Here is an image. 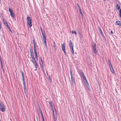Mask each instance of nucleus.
Wrapping results in <instances>:
<instances>
[{"mask_svg": "<svg viewBox=\"0 0 121 121\" xmlns=\"http://www.w3.org/2000/svg\"><path fill=\"white\" fill-rule=\"evenodd\" d=\"M9 11L10 13V16L12 17H14L15 16V15L12 9H11L10 8H9Z\"/></svg>", "mask_w": 121, "mask_h": 121, "instance_id": "obj_6", "label": "nucleus"}, {"mask_svg": "<svg viewBox=\"0 0 121 121\" xmlns=\"http://www.w3.org/2000/svg\"><path fill=\"white\" fill-rule=\"evenodd\" d=\"M40 59L42 66V67H43V61L42 60V58L41 57H40Z\"/></svg>", "mask_w": 121, "mask_h": 121, "instance_id": "obj_25", "label": "nucleus"}, {"mask_svg": "<svg viewBox=\"0 0 121 121\" xmlns=\"http://www.w3.org/2000/svg\"><path fill=\"white\" fill-rule=\"evenodd\" d=\"M81 15V16L82 17L83 16V14H82V15Z\"/></svg>", "mask_w": 121, "mask_h": 121, "instance_id": "obj_48", "label": "nucleus"}, {"mask_svg": "<svg viewBox=\"0 0 121 121\" xmlns=\"http://www.w3.org/2000/svg\"><path fill=\"white\" fill-rule=\"evenodd\" d=\"M49 78V81L50 82H52V79L51 78H50V76H48Z\"/></svg>", "mask_w": 121, "mask_h": 121, "instance_id": "obj_29", "label": "nucleus"}, {"mask_svg": "<svg viewBox=\"0 0 121 121\" xmlns=\"http://www.w3.org/2000/svg\"><path fill=\"white\" fill-rule=\"evenodd\" d=\"M23 85L24 86V89H26V82L25 81H23Z\"/></svg>", "mask_w": 121, "mask_h": 121, "instance_id": "obj_21", "label": "nucleus"}, {"mask_svg": "<svg viewBox=\"0 0 121 121\" xmlns=\"http://www.w3.org/2000/svg\"><path fill=\"white\" fill-rule=\"evenodd\" d=\"M75 84V80L71 81V86H73Z\"/></svg>", "mask_w": 121, "mask_h": 121, "instance_id": "obj_18", "label": "nucleus"}, {"mask_svg": "<svg viewBox=\"0 0 121 121\" xmlns=\"http://www.w3.org/2000/svg\"><path fill=\"white\" fill-rule=\"evenodd\" d=\"M53 46L54 47V50H56V47L55 43L54 42H53Z\"/></svg>", "mask_w": 121, "mask_h": 121, "instance_id": "obj_19", "label": "nucleus"}, {"mask_svg": "<svg viewBox=\"0 0 121 121\" xmlns=\"http://www.w3.org/2000/svg\"><path fill=\"white\" fill-rule=\"evenodd\" d=\"M54 118V121H56L57 120L56 117L55 116L53 115Z\"/></svg>", "mask_w": 121, "mask_h": 121, "instance_id": "obj_32", "label": "nucleus"}, {"mask_svg": "<svg viewBox=\"0 0 121 121\" xmlns=\"http://www.w3.org/2000/svg\"><path fill=\"white\" fill-rule=\"evenodd\" d=\"M116 24L117 25H118L119 26H121V22L120 21H116Z\"/></svg>", "mask_w": 121, "mask_h": 121, "instance_id": "obj_12", "label": "nucleus"}, {"mask_svg": "<svg viewBox=\"0 0 121 121\" xmlns=\"http://www.w3.org/2000/svg\"><path fill=\"white\" fill-rule=\"evenodd\" d=\"M40 30H41V31L42 34V33H45L44 32V31H43V30L42 29V28L41 27H40Z\"/></svg>", "mask_w": 121, "mask_h": 121, "instance_id": "obj_31", "label": "nucleus"}, {"mask_svg": "<svg viewBox=\"0 0 121 121\" xmlns=\"http://www.w3.org/2000/svg\"><path fill=\"white\" fill-rule=\"evenodd\" d=\"M39 112H40V111H41V110L40 108L39 109Z\"/></svg>", "mask_w": 121, "mask_h": 121, "instance_id": "obj_44", "label": "nucleus"}, {"mask_svg": "<svg viewBox=\"0 0 121 121\" xmlns=\"http://www.w3.org/2000/svg\"><path fill=\"white\" fill-rule=\"evenodd\" d=\"M33 43L34 45V50L35 54V56H37V53L36 51V45L35 42V40L33 39Z\"/></svg>", "mask_w": 121, "mask_h": 121, "instance_id": "obj_3", "label": "nucleus"}, {"mask_svg": "<svg viewBox=\"0 0 121 121\" xmlns=\"http://www.w3.org/2000/svg\"><path fill=\"white\" fill-rule=\"evenodd\" d=\"M52 110L53 112V115H54V110L53 109V108H52Z\"/></svg>", "mask_w": 121, "mask_h": 121, "instance_id": "obj_39", "label": "nucleus"}, {"mask_svg": "<svg viewBox=\"0 0 121 121\" xmlns=\"http://www.w3.org/2000/svg\"><path fill=\"white\" fill-rule=\"evenodd\" d=\"M72 33L73 34H75V35H77V33L75 31H74L72 30Z\"/></svg>", "mask_w": 121, "mask_h": 121, "instance_id": "obj_30", "label": "nucleus"}, {"mask_svg": "<svg viewBox=\"0 0 121 121\" xmlns=\"http://www.w3.org/2000/svg\"><path fill=\"white\" fill-rule=\"evenodd\" d=\"M113 33V32H112V31H111V32H110V34L111 35H112V34Z\"/></svg>", "mask_w": 121, "mask_h": 121, "instance_id": "obj_40", "label": "nucleus"}, {"mask_svg": "<svg viewBox=\"0 0 121 121\" xmlns=\"http://www.w3.org/2000/svg\"><path fill=\"white\" fill-rule=\"evenodd\" d=\"M54 109L55 110V112H56V111L55 110V109Z\"/></svg>", "mask_w": 121, "mask_h": 121, "instance_id": "obj_47", "label": "nucleus"}, {"mask_svg": "<svg viewBox=\"0 0 121 121\" xmlns=\"http://www.w3.org/2000/svg\"><path fill=\"white\" fill-rule=\"evenodd\" d=\"M69 46L70 48L73 47V44L72 41L71 40L69 41Z\"/></svg>", "mask_w": 121, "mask_h": 121, "instance_id": "obj_11", "label": "nucleus"}, {"mask_svg": "<svg viewBox=\"0 0 121 121\" xmlns=\"http://www.w3.org/2000/svg\"><path fill=\"white\" fill-rule=\"evenodd\" d=\"M85 84L87 88H88L89 87V85L88 82H87V83H86Z\"/></svg>", "mask_w": 121, "mask_h": 121, "instance_id": "obj_28", "label": "nucleus"}, {"mask_svg": "<svg viewBox=\"0 0 121 121\" xmlns=\"http://www.w3.org/2000/svg\"><path fill=\"white\" fill-rule=\"evenodd\" d=\"M26 19L27 20V24L30 27L32 26L31 25L32 21L31 18L30 17H27Z\"/></svg>", "mask_w": 121, "mask_h": 121, "instance_id": "obj_4", "label": "nucleus"}, {"mask_svg": "<svg viewBox=\"0 0 121 121\" xmlns=\"http://www.w3.org/2000/svg\"><path fill=\"white\" fill-rule=\"evenodd\" d=\"M2 20L3 21V23L4 25H5L6 24H7V23L6 21L4 18H3Z\"/></svg>", "mask_w": 121, "mask_h": 121, "instance_id": "obj_14", "label": "nucleus"}, {"mask_svg": "<svg viewBox=\"0 0 121 121\" xmlns=\"http://www.w3.org/2000/svg\"><path fill=\"white\" fill-rule=\"evenodd\" d=\"M119 13H121V9H120V10Z\"/></svg>", "mask_w": 121, "mask_h": 121, "instance_id": "obj_46", "label": "nucleus"}, {"mask_svg": "<svg viewBox=\"0 0 121 121\" xmlns=\"http://www.w3.org/2000/svg\"><path fill=\"white\" fill-rule=\"evenodd\" d=\"M92 49L93 52L95 54H96L97 52V51L96 50V44L95 43H93V44Z\"/></svg>", "mask_w": 121, "mask_h": 121, "instance_id": "obj_5", "label": "nucleus"}, {"mask_svg": "<svg viewBox=\"0 0 121 121\" xmlns=\"http://www.w3.org/2000/svg\"><path fill=\"white\" fill-rule=\"evenodd\" d=\"M108 65L109 66V68L111 72L113 74L114 73V69L112 68V66L111 64V61L109 59L108 60Z\"/></svg>", "mask_w": 121, "mask_h": 121, "instance_id": "obj_1", "label": "nucleus"}, {"mask_svg": "<svg viewBox=\"0 0 121 121\" xmlns=\"http://www.w3.org/2000/svg\"><path fill=\"white\" fill-rule=\"evenodd\" d=\"M81 74L82 75L83 78L84 80H85L86 79V78L85 76L84 75V74L83 72H82Z\"/></svg>", "mask_w": 121, "mask_h": 121, "instance_id": "obj_17", "label": "nucleus"}, {"mask_svg": "<svg viewBox=\"0 0 121 121\" xmlns=\"http://www.w3.org/2000/svg\"><path fill=\"white\" fill-rule=\"evenodd\" d=\"M0 64L1 66H3V63L2 61H1V63H0Z\"/></svg>", "mask_w": 121, "mask_h": 121, "instance_id": "obj_38", "label": "nucleus"}, {"mask_svg": "<svg viewBox=\"0 0 121 121\" xmlns=\"http://www.w3.org/2000/svg\"><path fill=\"white\" fill-rule=\"evenodd\" d=\"M49 105L50 107H51L52 108H53V105L52 104V102L51 101L49 102Z\"/></svg>", "mask_w": 121, "mask_h": 121, "instance_id": "obj_20", "label": "nucleus"}, {"mask_svg": "<svg viewBox=\"0 0 121 121\" xmlns=\"http://www.w3.org/2000/svg\"><path fill=\"white\" fill-rule=\"evenodd\" d=\"M84 82L85 84L86 83H87L88 82L87 81L86 79L84 80Z\"/></svg>", "mask_w": 121, "mask_h": 121, "instance_id": "obj_36", "label": "nucleus"}, {"mask_svg": "<svg viewBox=\"0 0 121 121\" xmlns=\"http://www.w3.org/2000/svg\"><path fill=\"white\" fill-rule=\"evenodd\" d=\"M41 115L42 119L43 120V121H44V118L43 116V115L42 113H41Z\"/></svg>", "mask_w": 121, "mask_h": 121, "instance_id": "obj_27", "label": "nucleus"}, {"mask_svg": "<svg viewBox=\"0 0 121 121\" xmlns=\"http://www.w3.org/2000/svg\"><path fill=\"white\" fill-rule=\"evenodd\" d=\"M116 8L117 10H119L120 8V4H117L116 6Z\"/></svg>", "mask_w": 121, "mask_h": 121, "instance_id": "obj_16", "label": "nucleus"}, {"mask_svg": "<svg viewBox=\"0 0 121 121\" xmlns=\"http://www.w3.org/2000/svg\"><path fill=\"white\" fill-rule=\"evenodd\" d=\"M42 34L43 36V40H46L45 34V33H44V34L43 33H42Z\"/></svg>", "mask_w": 121, "mask_h": 121, "instance_id": "obj_13", "label": "nucleus"}, {"mask_svg": "<svg viewBox=\"0 0 121 121\" xmlns=\"http://www.w3.org/2000/svg\"><path fill=\"white\" fill-rule=\"evenodd\" d=\"M65 43H63L62 45V49L64 53L65 54L66 51L65 49Z\"/></svg>", "mask_w": 121, "mask_h": 121, "instance_id": "obj_8", "label": "nucleus"}, {"mask_svg": "<svg viewBox=\"0 0 121 121\" xmlns=\"http://www.w3.org/2000/svg\"><path fill=\"white\" fill-rule=\"evenodd\" d=\"M6 25L7 26L8 28V29L9 30V31H11V30L10 27V26H9L8 25V23H7V24H6V25Z\"/></svg>", "mask_w": 121, "mask_h": 121, "instance_id": "obj_24", "label": "nucleus"}, {"mask_svg": "<svg viewBox=\"0 0 121 121\" xmlns=\"http://www.w3.org/2000/svg\"><path fill=\"white\" fill-rule=\"evenodd\" d=\"M0 121H1L0 120Z\"/></svg>", "mask_w": 121, "mask_h": 121, "instance_id": "obj_49", "label": "nucleus"}, {"mask_svg": "<svg viewBox=\"0 0 121 121\" xmlns=\"http://www.w3.org/2000/svg\"><path fill=\"white\" fill-rule=\"evenodd\" d=\"M77 6H78V8L80 7V6L78 4V3L77 4Z\"/></svg>", "mask_w": 121, "mask_h": 121, "instance_id": "obj_43", "label": "nucleus"}, {"mask_svg": "<svg viewBox=\"0 0 121 121\" xmlns=\"http://www.w3.org/2000/svg\"><path fill=\"white\" fill-rule=\"evenodd\" d=\"M82 15V11L79 12Z\"/></svg>", "mask_w": 121, "mask_h": 121, "instance_id": "obj_41", "label": "nucleus"}, {"mask_svg": "<svg viewBox=\"0 0 121 121\" xmlns=\"http://www.w3.org/2000/svg\"><path fill=\"white\" fill-rule=\"evenodd\" d=\"M30 56L32 59V60H35V59L34 57V53L32 49V50H30Z\"/></svg>", "mask_w": 121, "mask_h": 121, "instance_id": "obj_7", "label": "nucleus"}, {"mask_svg": "<svg viewBox=\"0 0 121 121\" xmlns=\"http://www.w3.org/2000/svg\"><path fill=\"white\" fill-rule=\"evenodd\" d=\"M99 30V31L100 33L101 34H103L102 31L100 29V28L99 27H98Z\"/></svg>", "mask_w": 121, "mask_h": 121, "instance_id": "obj_23", "label": "nucleus"}, {"mask_svg": "<svg viewBox=\"0 0 121 121\" xmlns=\"http://www.w3.org/2000/svg\"><path fill=\"white\" fill-rule=\"evenodd\" d=\"M78 9L79 10V12H80L81 11H82L80 7L78 8Z\"/></svg>", "mask_w": 121, "mask_h": 121, "instance_id": "obj_34", "label": "nucleus"}, {"mask_svg": "<svg viewBox=\"0 0 121 121\" xmlns=\"http://www.w3.org/2000/svg\"><path fill=\"white\" fill-rule=\"evenodd\" d=\"M1 68L2 70L4 72V67L3 66H1Z\"/></svg>", "mask_w": 121, "mask_h": 121, "instance_id": "obj_33", "label": "nucleus"}, {"mask_svg": "<svg viewBox=\"0 0 121 121\" xmlns=\"http://www.w3.org/2000/svg\"><path fill=\"white\" fill-rule=\"evenodd\" d=\"M0 109L3 112H4L5 110L4 105L2 102H0Z\"/></svg>", "mask_w": 121, "mask_h": 121, "instance_id": "obj_2", "label": "nucleus"}, {"mask_svg": "<svg viewBox=\"0 0 121 121\" xmlns=\"http://www.w3.org/2000/svg\"><path fill=\"white\" fill-rule=\"evenodd\" d=\"M119 16L121 17V13H119Z\"/></svg>", "mask_w": 121, "mask_h": 121, "instance_id": "obj_42", "label": "nucleus"}, {"mask_svg": "<svg viewBox=\"0 0 121 121\" xmlns=\"http://www.w3.org/2000/svg\"><path fill=\"white\" fill-rule=\"evenodd\" d=\"M32 61L33 64H35V66L36 68L37 66H38V64L37 63L35 59L33 60H32Z\"/></svg>", "mask_w": 121, "mask_h": 121, "instance_id": "obj_10", "label": "nucleus"}, {"mask_svg": "<svg viewBox=\"0 0 121 121\" xmlns=\"http://www.w3.org/2000/svg\"><path fill=\"white\" fill-rule=\"evenodd\" d=\"M24 91L25 93L26 94V93H27V89H24Z\"/></svg>", "mask_w": 121, "mask_h": 121, "instance_id": "obj_37", "label": "nucleus"}, {"mask_svg": "<svg viewBox=\"0 0 121 121\" xmlns=\"http://www.w3.org/2000/svg\"><path fill=\"white\" fill-rule=\"evenodd\" d=\"M35 58L36 59L37 61L38 60V57L37 55L35 56Z\"/></svg>", "mask_w": 121, "mask_h": 121, "instance_id": "obj_35", "label": "nucleus"}, {"mask_svg": "<svg viewBox=\"0 0 121 121\" xmlns=\"http://www.w3.org/2000/svg\"><path fill=\"white\" fill-rule=\"evenodd\" d=\"M71 49V51L72 53V54L74 55V54L73 50V47H72V48H70Z\"/></svg>", "mask_w": 121, "mask_h": 121, "instance_id": "obj_22", "label": "nucleus"}, {"mask_svg": "<svg viewBox=\"0 0 121 121\" xmlns=\"http://www.w3.org/2000/svg\"><path fill=\"white\" fill-rule=\"evenodd\" d=\"M70 73L71 76V81H74V77L73 76L72 74V72L71 70H70Z\"/></svg>", "mask_w": 121, "mask_h": 121, "instance_id": "obj_9", "label": "nucleus"}, {"mask_svg": "<svg viewBox=\"0 0 121 121\" xmlns=\"http://www.w3.org/2000/svg\"><path fill=\"white\" fill-rule=\"evenodd\" d=\"M44 43L45 45V47L46 48H47V43H46V40H44Z\"/></svg>", "mask_w": 121, "mask_h": 121, "instance_id": "obj_26", "label": "nucleus"}, {"mask_svg": "<svg viewBox=\"0 0 121 121\" xmlns=\"http://www.w3.org/2000/svg\"><path fill=\"white\" fill-rule=\"evenodd\" d=\"M39 112H40L41 114V113H42V111H40Z\"/></svg>", "mask_w": 121, "mask_h": 121, "instance_id": "obj_45", "label": "nucleus"}, {"mask_svg": "<svg viewBox=\"0 0 121 121\" xmlns=\"http://www.w3.org/2000/svg\"><path fill=\"white\" fill-rule=\"evenodd\" d=\"M21 73L22 76V78L23 81H25V78L24 77V74L23 72L22 71H21Z\"/></svg>", "mask_w": 121, "mask_h": 121, "instance_id": "obj_15", "label": "nucleus"}]
</instances>
